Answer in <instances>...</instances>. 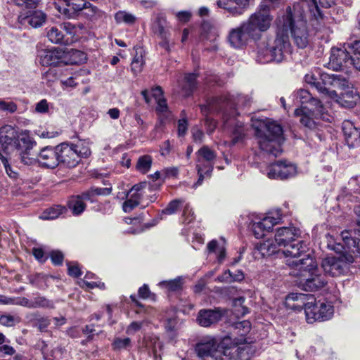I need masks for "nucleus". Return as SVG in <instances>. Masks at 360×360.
<instances>
[{"mask_svg": "<svg viewBox=\"0 0 360 360\" xmlns=\"http://www.w3.org/2000/svg\"><path fill=\"white\" fill-rule=\"evenodd\" d=\"M50 324L51 321L48 318L41 317L36 320L34 326L37 327L39 331L44 332Z\"/></svg>", "mask_w": 360, "mask_h": 360, "instance_id": "nucleus-59", "label": "nucleus"}, {"mask_svg": "<svg viewBox=\"0 0 360 360\" xmlns=\"http://www.w3.org/2000/svg\"><path fill=\"white\" fill-rule=\"evenodd\" d=\"M197 159L214 162L217 153L207 146H202L196 153Z\"/></svg>", "mask_w": 360, "mask_h": 360, "instance_id": "nucleus-38", "label": "nucleus"}, {"mask_svg": "<svg viewBox=\"0 0 360 360\" xmlns=\"http://www.w3.org/2000/svg\"><path fill=\"white\" fill-rule=\"evenodd\" d=\"M131 345V340L129 338H117L114 340L112 346L115 349L120 350L127 349Z\"/></svg>", "mask_w": 360, "mask_h": 360, "instance_id": "nucleus-55", "label": "nucleus"}, {"mask_svg": "<svg viewBox=\"0 0 360 360\" xmlns=\"http://www.w3.org/2000/svg\"><path fill=\"white\" fill-rule=\"evenodd\" d=\"M47 37L52 43L54 44H68V39H65V35L62 32L61 30H59L56 27H51L47 32Z\"/></svg>", "mask_w": 360, "mask_h": 360, "instance_id": "nucleus-36", "label": "nucleus"}, {"mask_svg": "<svg viewBox=\"0 0 360 360\" xmlns=\"http://www.w3.org/2000/svg\"><path fill=\"white\" fill-rule=\"evenodd\" d=\"M11 145L19 153L21 162L31 165L37 160V152L34 150L37 143L32 136H0V141Z\"/></svg>", "mask_w": 360, "mask_h": 360, "instance_id": "nucleus-5", "label": "nucleus"}, {"mask_svg": "<svg viewBox=\"0 0 360 360\" xmlns=\"http://www.w3.org/2000/svg\"><path fill=\"white\" fill-rule=\"evenodd\" d=\"M152 165V158L150 155H145L141 156L136 163V169L143 174L147 173Z\"/></svg>", "mask_w": 360, "mask_h": 360, "instance_id": "nucleus-47", "label": "nucleus"}, {"mask_svg": "<svg viewBox=\"0 0 360 360\" xmlns=\"http://www.w3.org/2000/svg\"><path fill=\"white\" fill-rule=\"evenodd\" d=\"M343 141L349 149L360 146V136H344Z\"/></svg>", "mask_w": 360, "mask_h": 360, "instance_id": "nucleus-57", "label": "nucleus"}, {"mask_svg": "<svg viewBox=\"0 0 360 360\" xmlns=\"http://www.w3.org/2000/svg\"><path fill=\"white\" fill-rule=\"evenodd\" d=\"M354 212L356 214V227L353 229L345 230L342 232V240L345 242L347 247H351V244H355V241L360 239V206L354 207Z\"/></svg>", "mask_w": 360, "mask_h": 360, "instance_id": "nucleus-27", "label": "nucleus"}, {"mask_svg": "<svg viewBox=\"0 0 360 360\" xmlns=\"http://www.w3.org/2000/svg\"><path fill=\"white\" fill-rule=\"evenodd\" d=\"M196 73H186L184 78V84L182 85V91L186 96L192 95L193 91L197 88V77Z\"/></svg>", "mask_w": 360, "mask_h": 360, "instance_id": "nucleus-31", "label": "nucleus"}, {"mask_svg": "<svg viewBox=\"0 0 360 360\" xmlns=\"http://www.w3.org/2000/svg\"><path fill=\"white\" fill-rule=\"evenodd\" d=\"M290 34L299 49L309 43V33L302 5L288 6L284 14L276 20V38L272 44H260L257 48V61L259 63H281L291 53Z\"/></svg>", "mask_w": 360, "mask_h": 360, "instance_id": "nucleus-1", "label": "nucleus"}, {"mask_svg": "<svg viewBox=\"0 0 360 360\" xmlns=\"http://www.w3.org/2000/svg\"><path fill=\"white\" fill-rule=\"evenodd\" d=\"M333 98L335 99L341 106L346 108H352L356 105L359 96L352 91H347L342 94L340 96L337 94V96H334Z\"/></svg>", "mask_w": 360, "mask_h": 360, "instance_id": "nucleus-32", "label": "nucleus"}, {"mask_svg": "<svg viewBox=\"0 0 360 360\" xmlns=\"http://www.w3.org/2000/svg\"><path fill=\"white\" fill-rule=\"evenodd\" d=\"M285 248L283 253L286 257H290V259H288L286 262L288 265L289 261L299 260V257L302 255H304L303 258L306 257L307 255H304L308 250L307 244L304 241L299 240L298 238L290 243Z\"/></svg>", "mask_w": 360, "mask_h": 360, "instance_id": "nucleus-19", "label": "nucleus"}, {"mask_svg": "<svg viewBox=\"0 0 360 360\" xmlns=\"http://www.w3.org/2000/svg\"><path fill=\"white\" fill-rule=\"evenodd\" d=\"M65 60H63V65H78L86 60V54L77 49H70L65 52Z\"/></svg>", "mask_w": 360, "mask_h": 360, "instance_id": "nucleus-30", "label": "nucleus"}, {"mask_svg": "<svg viewBox=\"0 0 360 360\" xmlns=\"http://www.w3.org/2000/svg\"><path fill=\"white\" fill-rule=\"evenodd\" d=\"M37 56L43 66H60L65 60V51L59 48L41 49L38 51Z\"/></svg>", "mask_w": 360, "mask_h": 360, "instance_id": "nucleus-16", "label": "nucleus"}, {"mask_svg": "<svg viewBox=\"0 0 360 360\" xmlns=\"http://www.w3.org/2000/svg\"><path fill=\"white\" fill-rule=\"evenodd\" d=\"M46 20V14L41 11H34L28 17V22L33 27H39Z\"/></svg>", "mask_w": 360, "mask_h": 360, "instance_id": "nucleus-48", "label": "nucleus"}, {"mask_svg": "<svg viewBox=\"0 0 360 360\" xmlns=\"http://www.w3.org/2000/svg\"><path fill=\"white\" fill-rule=\"evenodd\" d=\"M182 203V200L175 199L169 202L167 206L162 210V213L165 214H173L179 210L180 205Z\"/></svg>", "mask_w": 360, "mask_h": 360, "instance_id": "nucleus-54", "label": "nucleus"}, {"mask_svg": "<svg viewBox=\"0 0 360 360\" xmlns=\"http://www.w3.org/2000/svg\"><path fill=\"white\" fill-rule=\"evenodd\" d=\"M17 110V105L14 102H6L0 101V110L13 113Z\"/></svg>", "mask_w": 360, "mask_h": 360, "instance_id": "nucleus-61", "label": "nucleus"}, {"mask_svg": "<svg viewBox=\"0 0 360 360\" xmlns=\"http://www.w3.org/2000/svg\"><path fill=\"white\" fill-rule=\"evenodd\" d=\"M281 220L280 217H274L268 215L261 221L252 224V229L255 236L257 238H261L266 236V233L271 231L274 225L277 224Z\"/></svg>", "mask_w": 360, "mask_h": 360, "instance_id": "nucleus-21", "label": "nucleus"}, {"mask_svg": "<svg viewBox=\"0 0 360 360\" xmlns=\"http://www.w3.org/2000/svg\"><path fill=\"white\" fill-rule=\"evenodd\" d=\"M13 2L19 7H22L27 9L36 8L41 0H12Z\"/></svg>", "mask_w": 360, "mask_h": 360, "instance_id": "nucleus-52", "label": "nucleus"}, {"mask_svg": "<svg viewBox=\"0 0 360 360\" xmlns=\"http://www.w3.org/2000/svg\"><path fill=\"white\" fill-rule=\"evenodd\" d=\"M344 47L347 50V52L351 53V56H360V40L347 42L344 44Z\"/></svg>", "mask_w": 360, "mask_h": 360, "instance_id": "nucleus-53", "label": "nucleus"}, {"mask_svg": "<svg viewBox=\"0 0 360 360\" xmlns=\"http://www.w3.org/2000/svg\"><path fill=\"white\" fill-rule=\"evenodd\" d=\"M68 275L74 278H78L82 275V271L77 264L72 265L70 262L67 263Z\"/></svg>", "mask_w": 360, "mask_h": 360, "instance_id": "nucleus-64", "label": "nucleus"}, {"mask_svg": "<svg viewBox=\"0 0 360 360\" xmlns=\"http://www.w3.org/2000/svg\"><path fill=\"white\" fill-rule=\"evenodd\" d=\"M66 212L65 207L56 205L46 209L39 216L43 220H53Z\"/></svg>", "mask_w": 360, "mask_h": 360, "instance_id": "nucleus-34", "label": "nucleus"}, {"mask_svg": "<svg viewBox=\"0 0 360 360\" xmlns=\"http://www.w3.org/2000/svg\"><path fill=\"white\" fill-rule=\"evenodd\" d=\"M182 284V278L181 277H177L169 281H163L159 283L160 286L165 288L169 291L172 292H175L181 289Z\"/></svg>", "mask_w": 360, "mask_h": 360, "instance_id": "nucleus-45", "label": "nucleus"}, {"mask_svg": "<svg viewBox=\"0 0 360 360\" xmlns=\"http://www.w3.org/2000/svg\"><path fill=\"white\" fill-rule=\"evenodd\" d=\"M260 150L274 157L283 153L285 136H255Z\"/></svg>", "mask_w": 360, "mask_h": 360, "instance_id": "nucleus-12", "label": "nucleus"}, {"mask_svg": "<svg viewBox=\"0 0 360 360\" xmlns=\"http://www.w3.org/2000/svg\"><path fill=\"white\" fill-rule=\"evenodd\" d=\"M178 320L176 317L166 319L164 326L168 337L173 340L176 336Z\"/></svg>", "mask_w": 360, "mask_h": 360, "instance_id": "nucleus-43", "label": "nucleus"}, {"mask_svg": "<svg viewBox=\"0 0 360 360\" xmlns=\"http://www.w3.org/2000/svg\"><path fill=\"white\" fill-rule=\"evenodd\" d=\"M348 186L349 189L355 195V201L360 202V176L351 178Z\"/></svg>", "mask_w": 360, "mask_h": 360, "instance_id": "nucleus-49", "label": "nucleus"}, {"mask_svg": "<svg viewBox=\"0 0 360 360\" xmlns=\"http://www.w3.org/2000/svg\"><path fill=\"white\" fill-rule=\"evenodd\" d=\"M252 98L248 95L239 94L236 98V103L238 105L246 108L251 105Z\"/></svg>", "mask_w": 360, "mask_h": 360, "instance_id": "nucleus-60", "label": "nucleus"}, {"mask_svg": "<svg viewBox=\"0 0 360 360\" xmlns=\"http://www.w3.org/2000/svg\"><path fill=\"white\" fill-rule=\"evenodd\" d=\"M309 295L304 293H290L286 297L285 305L295 311L305 310Z\"/></svg>", "mask_w": 360, "mask_h": 360, "instance_id": "nucleus-28", "label": "nucleus"}, {"mask_svg": "<svg viewBox=\"0 0 360 360\" xmlns=\"http://www.w3.org/2000/svg\"><path fill=\"white\" fill-rule=\"evenodd\" d=\"M356 255L351 250L340 253L338 257L332 256L323 259L321 266L326 275L332 277L344 274L349 269L350 264L354 262Z\"/></svg>", "mask_w": 360, "mask_h": 360, "instance_id": "nucleus-6", "label": "nucleus"}, {"mask_svg": "<svg viewBox=\"0 0 360 360\" xmlns=\"http://www.w3.org/2000/svg\"><path fill=\"white\" fill-rule=\"evenodd\" d=\"M59 164L68 168L76 167L80 162L79 155L71 143L63 142L57 146Z\"/></svg>", "mask_w": 360, "mask_h": 360, "instance_id": "nucleus-15", "label": "nucleus"}, {"mask_svg": "<svg viewBox=\"0 0 360 360\" xmlns=\"http://www.w3.org/2000/svg\"><path fill=\"white\" fill-rule=\"evenodd\" d=\"M50 258L52 263L56 266L62 265L63 262L64 255L59 250H53L50 253Z\"/></svg>", "mask_w": 360, "mask_h": 360, "instance_id": "nucleus-58", "label": "nucleus"}, {"mask_svg": "<svg viewBox=\"0 0 360 360\" xmlns=\"http://www.w3.org/2000/svg\"><path fill=\"white\" fill-rule=\"evenodd\" d=\"M342 130L343 135H357L360 134L359 129L356 127L354 123L349 120H345L342 124Z\"/></svg>", "mask_w": 360, "mask_h": 360, "instance_id": "nucleus-51", "label": "nucleus"}, {"mask_svg": "<svg viewBox=\"0 0 360 360\" xmlns=\"http://www.w3.org/2000/svg\"><path fill=\"white\" fill-rule=\"evenodd\" d=\"M0 160L3 164L6 173L13 180H17L19 177L18 170L16 167H13L7 158L0 153Z\"/></svg>", "mask_w": 360, "mask_h": 360, "instance_id": "nucleus-41", "label": "nucleus"}, {"mask_svg": "<svg viewBox=\"0 0 360 360\" xmlns=\"http://www.w3.org/2000/svg\"><path fill=\"white\" fill-rule=\"evenodd\" d=\"M136 20L135 15L124 11H119L115 15V20L118 24L124 22L127 25H132L136 22Z\"/></svg>", "mask_w": 360, "mask_h": 360, "instance_id": "nucleus-42", "label": "nucleus"}, {"mask_svg": "<svg viewBox=\"0 0 360 360\" xmlns=\"http://www.w3.org/2000/svg\"><path fill=\"white\" fill-rule=\"evenodd\" d=\"M32 309L45 308L53 309L54 304L52 300L47 299L44 296L37 295L32 299Z\"/></svg>", "mask_w": 360, "mask_h": 360, "instance_id": "nucleus-46", "label": "nucleus"}, {"mask_svg": "<svg viewBox=\"0 0 360 360\" xmlns=\"http://www.w3.org/2000/svg\"><path fill=\"white\" fill-rule=\"evenodd\" d=\"M68 206L72 211L73 215L75 216L81 214L86 208V204L78 195L70 197L68 202Z\"/></svg>", "mask_w": 360, "mask_h": 360, "instance_id": "nucleus-33", "label": "nucleus"}, {"mask_svg": "<svg viewBox=\"0 0 360 360\" xmlns=\"http://www.w3.org/2000/svg\"><path fill=\"white\" fill-rule=\"evenodd\" d=\"M37 160L44 167L47 168H55L59 165L58 153L57 146L53 148L47 146L37 153Z\"/></svg>", "mask_w": 360, "mask_h": 360, "instance_id": "nucleus-20", "label": "nucleus"}, {"mask_svg": "<svg viewBox=\"0 0 360 360\" xmlns=\"http://www.w3.org/2000/svg\"><path fill=\"white\" fill-rule=\"evenodd\" d=\"M153 33L160 39L158 46L167 53H171L175 45V41L172 38L171 27L165 18L158 17L152 25Z\"/></svg>", "mask_w": 360, "mask_h": 360, "instance_id": "nucleus-9", "label": "nucleus"}, {"mask_svg": "<svg viewBox=\"0 0 360 360\" xmlns=\"http://www.w3.org/2000/svg\"><path fill=\"white\" fill-rule=\"evenodd\" d=\"M295 115L296 116H300V123L305 127L309 129H314L316 127V122L311 118L306 112H304L303 109H295Z\"/></svg>", "mask_w": 360, "mask_h": 360, "instance_id": "nucleus-40", "label": "nucleus"}, {"mask_svg": "<svg viewBox=\"0 0 360 360\" xmlns=\"http://www.w3.org/2000/svg\"><path fill=\"white\" fill-rule=\"evenodd\" d=\"M71 143L80 159L82 158H87L91 155L89 143L86 140L77 139L75 142Z\"/></svg>", "mask_w": 360, "mask_h": 360, "instance_id": "nucleus-37", "label": "nucleus"}, {"mask_svg": "<svg viewBox=\"0 0 360 360\" xmlns=\"http://www.w3.org/2000/svg\"><path fill=\"white\" fill-rule=\"evenodd\" d=\"M266 172L269 179H286L295 174L296 167L286 160H281L269 165Z\"/></svg>", "mask_w": 360, "mask_h": 360, "instance_id": "nucleus-10", "label": "nucleus"}, {"mask_svg": "<svg viewBox=\"0 0 360 360\" xmlns=\"http://www.w3.org/2000/svg\"><path fill=\"white\" fill-rule=\"evenodd\" d=\"M350 52L343 46L342 48H332L330 51V56L329 61V66L333 70L338 71L342 70L343 68H349L351 63Z\"/></svg>", "mask_w": 360, "mask_h": 360, "instance_id": "nucleus-17", "label": "nucleus"}, {"mask_svg": "<svg viewBox=\"0 0 360 360\" xmlns=\"http://www.w3.org/2000/svg\"><path fill=\"white\" fill-rule=\"evenodd\" d=\"M214 165V162L196 159V169L198 179L193 184V188H196L202 185L205 179H210L212 176Z\"/></svg>", "mask_w": 360, "mask_h": 360, "instance_id": "nucleus-25", "label": "nucleus"}, {"mask_svg": "<svg viewBox=\"0 0 360 360\" xmlns=\"http://www.w3.org/2000/svg\"><path fill=\"white\" fill-rule=\"evenodd\" d=\"M278 247L275 240H266L256 244L254 254H259L262 257H270L278 252Z\"/></svg>", "mask_w": 360, "mask_h": 360, "instance_id": "nucleus-29", "label": "nucleus"}, {"mask_svg": "<svg viewBox=\"0 0 360 360\" xmlns=\"http://www.w3.org/2000/svg\"><path fill=\"white\" fill-rule=\"evenodd\" d=\"M326 247L337 253H342L344 251H348V247L342 240L343 244L338 243L333 236L328 233L325 236Z\"/></svg>", "mask_w": 360, "mask_h": 360, "instance_id": "nucleus-35", "label": "nucleus"}, {"mask_svg": "<svg viewBox=\"0 0 360 360\" xmlns=\"http://www.w3.org/2000/svg\"><path fill=\"white\" fill-rule=\"evenodd\" d=\"M300 230L295 227H281L276 230L275 242L278 246L288 245L292 240L299 238Z\"/></svg>", "mask_w": 360, "mask_h": 360, "instance_id": "nucleus-24", "label": "nucleus"}, {"mask_svg": "<svg viewBox=\"0 0 360 360\" xmlns=\"http://www.w3.org/2000/svg\"><path fill=\"white\" fill-rule=\"evenodd\" d=\"M320 77L319 79V82L321 84V86L327 87V86L335 85L338 83L340 80V76L338 75H329L326 72H322L320 70Z\"/></svg>", "mask_w": 360, "mask_h": 360, "instance_id": "nucleus-44", "label": "nucleus"}, {"mask_svg": "<svg viewBox=\"0 0 360 360\" xmlns=\"http://www.w3.org/2000/svg\"><path fill=\"white\" fill-rule=\"evenodd\" d=\"M216 5L233 17L242 15L250 6V0H217Z\"/></svg>", "mask_w": 360, "mask_h": 360, "instance_id": "nucleus-18", "label": "nucleus"}, {"mask_svg": "<svg viewBox=\"0 0 360 360\" xmlns=\"http://www.w3.org/2000/svg\"><path fill=\"white\" fill-rule=\"evenodd\" d=\"M273 17L269 14V6L262 4L257 11L238 27L229 30L227 41L235 49H243L250 40L258 41L262 34L266 32L271 24Z\"/></svg>", "mask_w": 360, "mask_h": 360, "instance_id": "nucleus-2", "label": "nucleus"}, {"mask_svg": "<svg viewBox=\"0 0 360 360\" xmlns=\"http://www.w3.org/2000/svg\"><path fill=\"white\" fill-rule=\"evenodd\" d=\"M127 200L124 202L122 206L124 212H131L134 207L139 205L137 202V201H135L134 200H133V198H130L129 196H127Z\"/></svg>", "mask_w": 360, "mask_h": 360, "instance_id": "nucleus-62", "label": "nucleus"}, {"mask_svg": "<svg viewBox=\"0 0 360 360\" xmlns=\"http://www.w3.org/2000/svg\"><path fill=\"white\" fill-rule=\"evenodd\" d=\"M19 322L18 319L10 314L0 316V324L6 327L13 326L15 323Z\"/></svg>", "mask_w": 360, "mask_h": 360, "instance_id": "nucleus-56", "label": "nucleus"}, {"mask_svg": "<svg viewBox=\"0 0 360 360\" xmlns=\"http://www.w3.org/2000/svg\"><path fill=\"white\" fill-rule=\"evenodd\" d=\"M85 7L80 11L82 12V15H84L91 21L96 20L98 17L101 16V11L95 6H93L89 2H85Z\"/></svg>", "mask_w": 360, "mask_h": 360, "instance_id": "nucleus-39", "label": "nucleus"}, {"mask_svg": "<svg viewBox=\"0 0 360 360\" xmlns=\"http://www.w3.org/2000/svg\"><path fill=\"white\" fill-rule=\"evenodd\" d=\"M143 65V60L141 57H136L131 63V70L134 74L140 72Z\"/></svg>", "mask_w": 360, "mask_h": 360, "instance_id": "nucleus-63", "label": "nucleus"}, {"mask_svg": "<svg viewBox=\"0 0 360 360\" xmlns=\"http://www.w3.org/2000/svg\"><path fill=\"white\" fill-rule=\"evenodd\" d=\"M288 266L300 271H308L309 277L302 284L303 289L306 291H317L324 288L328 281L326 274L319 273V269L313 257L307 254L304 258L301 259L288 262Z\"/></svg>", "mask_w": 360, "mask_h": 360, "instance_id": "nucleus-4", "label": "nucleus"}, {"mask_svg": "<svg viewBox=\"0 0 360 360\" xmlns=\"http://www.w3.org/2000/svg\"><path fill=\"white\" fill-rule=\"evenodd\" d=\"M162 347V342L155 335H146L142 341L139 342V349L141 352H147L149 356L153 355L156 359L158 352Z\"/></svg>", "mask_w": 360, "mask_h": 360, "instance_id": "nucleus-23", "label": "nucleus"}, {"mask_svg": "<svg viewBox=\"0 0 360 360\" xmlns=\"http://www.w3.org/2000/svg\"><path fill=\"white\" fill-rule=\"evenodd\" d=\"M234 330H237L236 333L241 336L245 335L251 329V323L249 321L244 320L238 321L233 325Z\"/></svg>", "mask_w": 360, "mask_h": 360, "instance_id": "nucleus-50", "label": "nucleus"}, {"mask_svg": "<svg viewBox=\"0 0 360 360\" xmlns=\"http://www.w3.org/2000/svg\"><path fill=\"white\" fill-rule=\"evenodd\" d=\"M224 312L219 308L214 309H200L198 314L197 321L202 327H209L221 320Z\"/></svg>", "mask_w": 360, "mask_h": 360, "instance_id": "nucleus-22", "label": "nucleus"}, {"mask_svg": "<svg viewBox=\"0 0 360 360\" xmlns=\"http://www.w3.org/2000/svg\"><path fill=\"white\" fill-rule=\"evenodd\" d=\"M294 100L297 104H300L302 109L311 112L316 119H320L330 122L333 119L320 101L312 97L309 91L299 89L294 95Z\"/></svg>", "mask_w": 360, "mask_h": 360, "instance_id": "nucleus-7", "label": "nucleus"}, {"mask_svg": "<svg viewBox=\"0 0 360 360\" xmlns=\"http://www.w3.org/2000/svg\"><path fill=\"white\" fill-rule=\"evenodd\" d=\"M252 127L255 130V135H283L284 130L277 121L264 117L262 119H252Z\"/></svg>", "mask_w": 360, "mask_h": 360, "instance_id": "nucleus-14", "label": "nucleus"}, {"mask_svg": "<svg viewBox=\"0 0 360 360\" xmlns=\"http://www.w3.org/2000/svg\"><path fill=\"white\" fill-rule=\"evenodd\" d=\"M200 108L201 112L205 117L204 126L207 134L214 133L217 127V122L208 115L217 112L221 113L226 127H229L233 124L235 125L233 135H245L243 124L240 122H236L235 120H231V117H234L238 113L233 107V103L231 102L229 95L207 98L205 104L200 105Z\"/></svg>", "mask_w": 360, "mask_h": 360, "instance_id": "nucleus-3", "label": "nucleus"}, {"mask_svg": "<svg viewBox=\"0 0 360 360\" xmlns=\"http://www.w3.org/2000/svg\"><path fill=\"white\" fill-rule=\"evenodd\" d=\"M198 355L203 360H221L226 356V350L219 349L217 342L214 340L207 342H201L196 346Z\"/></svg>", "mask_w": 360, "mask_h": 360, "instance_id": "nucleus-13", "label": "nucleus"}, {"mask_svg": "<svg viewBox=\"0 0 360 360\" xmlns=\"http://www.w3.org/2000/svg\"><path fill=\"white\" fill-rule=\"evenodd\" d=\"M333 307L330 303L316 302L313 295H309L305 308L307 323H313L317 321H327L333 316Z\"/></svg>", "mask_w": 360, "mask_h": 360, "instance_id": "nucleus-8", "label": "nucleus"}, {"mask_svg": "<svg viewBox=\"0 0 360 360\" xmlns=\"http://www.w3.org/2000/svg\"><path fill=\"white\" fill-rule=\"evenodd\" d=\"M320 70H316L310 73H308L304 77L305 82L314 86L320 93L323 95L328 96L330 98H333L334 96H337V92L334 90H330L328 87L321 86V84L319 82V77H320Z\"/></svg>", "mask_w": 360, "mask_h": 360, "instance_id": "nucleus-26", "label": "nucleus"}, {"mask_svg": "<svg viewBox=\"0 0 360 360\" xmlns=\"http://www.w3.org/2000/svg\"><path fill=\"white\" fill-rule=\"evenodd\" d=\"M324 1H328V0H302L300 2L296 3L301 4L302 5V9L304 11L305 18L306 16L304 8H308L310 14L311 21L313 22V26H315L316 29H319L318 26H321L324 23L325 15L321 9V7H330V5L325 4Z\"/></svg>", "mask_w": 360, "mask_h": 360, "instance_id": "nucleus-11", "label": "nucleus"}]
</instances>
